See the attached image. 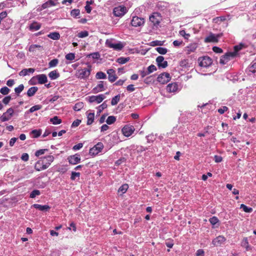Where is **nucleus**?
I'll return each instance as SVG.
<instances>
[{
  "mask_svg": "<svg viewBox=\"0 0 256 256\" xmlns=\"http://www.w3.org/2000/svg\"><path fill=\"white\" fill-rule=\"evenodd\" d=\"M242 246L245 248L246 250H250V245L247 238H244L243 239L242 242Z\"/></svg>",
  "mask_w": 256,
  "mask_h": 256,
  "instance_id": "ea45409f",
  "label": "nucleus"
},
{
  "mask_svg": "<svg viewBox=\"0 0 256 256\" xmlns=\"http://www.w3.org/2000/svg\"><path fill=\"white\" fill-rule=\"evenodd\" d=\"M120 94H118L112 98L111 100V104L112 106L116 105L120 100Z\"/></svg>",
  "mask_w": 256,
  "mask_h": 256,
  "instance_id": "58836bf2",
  "label": "nucleus"
},
{
  "mask_svg": "<svg viewBox=\"0 0 256 256\" xmlns=\"http://www.w3.org/2000/svg\"><path fill=\"white\" fill-rule=\"evenodd\" d=\"M164 41H160V40H154L150 42V46H161L164 45Z\"/></svg>",
  "mask_w": 256,
  "mask_h": 256,
  "instance_id": "79ce46f5",
  "label": "nucleus"
},
{
  "mask_svg": "<svg viewBox=\"0 0 256 256\" xmlns=\"http://www.w3.org/2000/svg\"><path fill=\"white\" fill-rule=\"evenodd\" d=\"M170 80V76L168 73L164 72L160 74L157 80L158 82L162 84H165L168 82Z\"/></svg>",
  "mask_w": 256,
  "mask_h": 256,
  "instance_id": "9b49d317",
  "label": "nucleus"
},
{
  "mask_svg": "<svg viewBox=\"0 0 256 256\" xmlns=\"http://www.w3.org/2000/svg\"><path fill=\"white\" fill-rule=\"evenodd\" d=\"M116 120V117L113 116H109L106 120V122L108 124H114Z\"/></svg>",
  "mask_w": 256,
  "mask_h": 256,
  "instance_id": "a18cd8bd",
  "label": "nucleus"
},
{
  "mask_svg": "<svg viewBox=\"0 0 256 256\" xmlns=\"http://www.w3.org/2000/svg\"><path fill=\"white\" fill-rule=\"evenodd\" d=\"M130 60V58L128 57H127V58H125V57H120L118 58H117L116 60V62H118V63L120 64H126V62H128Z\"/></svg>",
  "mask_w": 256,
  "mask_h": 256,
  "instance_id": "e433bc0d",
  "label": "nucleus"
},
{
  "mask_svg": "<svg viewBox=\"0 0 256 256\" xmlns=\"http://www.w3.org/2000/svg\"><path fill=\"white\" fill-rule=\"evenodd\" d=\"M156 62L159 68H166L168 66V62L164 60V58L162 56H158Z\"/></svg>",
  "mask_w": 256,
  "mask_h": 256,
  "instance_id": "aec40b11",
  "label": "nucleus"
},
{
  "mask_svg": "<svg viewBox=\"0 0 256 256\" xmlns=\"http://www.w3.org/2000/svg\"><path fill=\"white\" fill-rule=\"evenodd\" d=\"M198 47L197 44L196 43L191 44L186 46V49L188 54H190L195 51Z\"/></svg>",
  "mask_w": 256,
  "mask_h": 256,
  "instance_id": "7c9ffc66",
  "label": "nucleus"
},
{
  "mask_svg": "<svg viewBox=\"0 0 256 256\" xmlns=\"http://www.w3.org/2000/svg\"><path fill=\"white\" fill-rule=\"evenodd\" d=\"M40 194V192L39 190H32L30 194V198H36V196H39Z\"/></svg>",
  "mask_w": 256,
  "mask_h": 256,
  "instance_id": "8fccbe9b",
  "label": "nucleus"
},
{
  "mask_svg": "<svg viewBox=\"0 0 256 256\" xmlns=\"http://www.w3.org/2000/svg\"><path fill=\"white\" fill-rule=\"evenodd\" d=\"M105 98L106 96L103 94H100L98 96H92L88 97V101L90 103L96 102L98 104H100Z\"/></svg>",
  "mask_w": 256,
  "mask_h": 256,
  "instance_id": "f3484780",
  "label": "nucleus"
},
{
  "mask_svg": "<svg viewBox=\"0 0 256 256\" xmlns=\"http://www.w3.org/2000/svg\"><path fill=\"white\" fill-rule=\"evenodd\" d=\"M42 24L36 22H33L29 26V30L34 32L38 30L41 28Z\"/></svg>",
  "mask_w": 256,
  "mask_h": 256,
  "instance_id": "a878e982",
  "label": "nucleus"
},
{
  "mask_svg": "<svg viewBox=\"0 0 256 256\" xmlns=\"http://www.w3.org/2000/svg\"><path fill=\"white\" fill-rule=\"evenodd\" d=\"M83 146V144L82 143H78L76 145H74L73 147H72V150H80L81 148H82Z\"/></svg>",
  "mask_w": 256,
  "mask_h": 256,
  "instance_id": "69168bd1",
  "label": "nucleus"
},
{
  "mask_svg": "<svg viewBox=\"0 0 256 256\" xmlns=\"http://www.w3.org/2000/svg\"><path fill=\"white\" fill-rule=\"evenodd\" d=\"M149 20L153 26L157 28L160 26L162 18L160 13L154 12L150 16Z\"/></svg>",
  "mask_w": 256,
  "mask_h": 256,
  "instance_id": "f03ea898",
  "label": "nucleus"
},
{
  "mask_svg": "<svg viewBox=\"0 0 256 256\" xmlns=\"http://www.w3.org/2000/svg\"><path fill=\"white\" fill-rule=\"evenodd\" d=\"M92 71V66L88 65L86 68L78 69L76 73V76L80 79L86 80L88 78Z\"/></svg>",
  "mask_w": 256,
  "mask_h": 256,
  "instance_id": "f257e3e1",
  "label": "nucleus"
},
{
  "mask_svg": "<svg viewBox=\"0 0 256 256\" xmlns=\"http://www.w3.org/2000/svg\"><path fill=\"white\" fill-rule=\"evenodd\" d=\"M77 36L80 38H84L88 36V32L86 30L78 32Z\"/></svg>",
  "mask_w": 256,
  "mask_h": 256,
  "instance_id": "5fc2aeb1",
  "label": "nucleus"
},
{
  "mask_svg": "<svg viewBox=\"0 0 256 256\" xmlns=\"http://www.w3.org/2000/svg\"><path fill=\"white\" fill-rule=\"evenodd\" d=\"M156 49V50L161 54H165L168 52V50L165 48L158 47Z\"/></svg>",
  "mask_w": 256,
  "mask_h": 256,
  "instance_id": "3c124183",
  "label": "nucleus"
},
{
  "mask_svg": "<svg viewBox=\"0 0 256 256\" xmlns=\"http://www.w3.org/2000/svg\"><path fill=\"white\" fill-rule=\"evenodd\" d=\"M42 130L40 129L34 130L31 132V134H33L32 138H37L42 134Z\"/></svg>",
  "mask_w": 256,
  "mask_h": 256,
  "instance_id": "c9c22d12",
  "label": "nucleus"
},
{
  "mask_svg": "<svg viewBox=\"0 0 256 256\" xmlns=\"http://www.w3.org/2000/svg\"><path fill=\"white\" fill-rule=\"evenodd\" d=\"M166 91L170 93H176L179 92L181 88L180 86L178 83L172 82L166 86Z\"/></svg>",
  "mask_w": 256,
  "mask_h": 256,
  "instance_id": "f8f14e48",
  "label": "nucleus"
},
{
  "mask_svg": "<svg viewBox=\"0 0 256 256\" xmlns=\"http://www.w3.org/2000/svg\"><path fill=\"white\" fill-rule=\"evenodd\" d=\"M240 208H242L243 210L246 212H252V208L250 207H248L244 204H242Z\"/></svg>",
  "mask_w": 256,
  "mask_h": 256,
  "instance_id": "09e8293b",
  "label": "nucleus"
},
{
  "mask_svg": "<svg viewBox=\"0 0 256 256\" xmlns=\"http://www.w3.org/2000/svg\"><path fill=\"white\" fill-rule=\"evenodd\" d=\"M127 12L126 8L124 6L116 7L114 9V14L116 16H122Z\"/></svg>",
  "mask_w": 256,
  "mask_h": 256,
  "instance_id": "ddd939ff",
  "label": "nucleus"
},
{
  "mask_svg": "<svg viewBox=\"0 0 256 256\" xmlns=\"http://www.w3.org/2000/svg\"><path fill=\"white\" fill-rule=\"evenodd\" d=\"M246 73L250 77L256 78V62H252L246 70Z\"/></svg>",
  "mask_w": 256,
  "mask_h": 256,
  "instance_id": "423d86ee",
  "label": "nucleus"
},
{
  "mask_svg": "<svg viewBox=\"0 0 256 256\" xmlns=\"http://www.w3.org/2000/svg\"><path fill=\"white\" fill-rule=\"evenodd\" d=\"M104 90V82L100 81L99 84L93 89V91L94 93L102 92Z\"/></svg>",
  "mask_w": 256,
  "mask_h": 256,
  "instance_id": "cd10ccee",
  "label": "nucleus"
},
{
  "mask_svg": "<svg viewBox=\"0 0 256 256\" xmlns=\"http://www.w3.org/2000/svg\"><path fill=\"white\" fill-rule=\"evenodd\" d=\"M228 110V108L226 106H224L218 109V111L220 114H223L224 112Z\"/></svg>",
  "mask_w": 256,
  "mask_h": 256,
  "instance_id": "774afa93",
  "label": "nucleus"
},
{
  "mask_svg": "<svg viewBox=\"0 0 256 256\" xmlns=\"http://www.w3.org/2000/svg\"><path fill=\"white\" fill-rule=\"evenodd\" d=\"M34 71L35 69L34 68H24L18 74L20 76H24L29 75L30 74H33Z\"/></svg>",
  "mask_w": 256,
  "mask_h": 256,
  "instance_id": "b1692460",
  "label": "nucleus"
},
{
  "mask_svg": "<svg viewBox=\"0 0 256 256\" xmlns=\"http://www.w3.org/2000/svg\"><path fill=\"white\" fill-rule=\"evenodd\" d=\"M58 60L57 58H54L50 60L48 63L49 68H54L56 66L58 63Z\"/></svg>",
  "mask_w": 256,
  "mask_h": 256,
  "instance_id": "37998d69",
  "label": "nucleus"
},
{
  "mask_svg": "<svg viewBox=\"0 0 256 256\" xmlns=\"http://www.w3.org/2000/svg\"><path fill=\"white\" fill-rule=\"evenodd\" d=\"M32 206L42 212L48 211L50 208L48 205H40L39 204H34Z\"/></svg>",
  "mask_w": 256,
  "mask_h": 256,
  "instance_id": "bb28decb",
  "label": "nucleus"
},
{
  "mask_svg": "<svg viewBox=\"0 0 256 256\" xmlns=\"http://www.w3.org/2000/svg\"><path fill=\"white\" fill-rule=\"evenodd\" d=\"M106 46L116 50H120L124 48V45L121 42H116L112 39L106 40Z\"/></svg>",
  "mask_w": 256,
  "mask_h": 256,
  "instance_id": "20e7f679",
  "label": "nucleus"
},
{
  "mask_svg": "<svg viewBox=\"0 0 256 256\" xmlns=\"http://www.w3.org/2000/svg\"><path fill=\"white\" fill-rule=\"evenodd\" d=\"M24 86L23 84H20L18 86L15 88L14 92L18 95L19 96L20 94L24 90Z\"/></svg>",
  "mask_w": 256,
  "mask_h": 256,
  "instance_id": "c03bdc74",
  "label": "nucleus"
},
{
  "mask_svg": "<svg viewBox=\"0 0 256 256\" xmlns=\"http://www.w3.org/2000/svg\"><path fill=\"white\" fill-rule=\"evenodd\" d=\"M220 37V34H215L212 32H210L206 37L205 38L204 42L206 43L218 42Z\"/></svg>",
  "mask_w": 256,
  "mask_h": 256,
  "instance_id": "4468645a",
  "label": "nucleus"
},
{
  "mask_svg": "<svg viewBox=\"0 0 256 256\" xmlns=\"http://www.w3.org/2000/svg\"><path fill=\"white\" fill-rule=\"evenodd\" d=\"M107 74H108V80L111 82H115L118 78L116 74V72L113 69H108L107 70Z\"/></svg>",
  "mask_w": 256,
  "mask_h": 256,
  "instance_id": "412c9836",
  "label": "nucleus"
},
{
  "mask_svg": "<svg viewBox=\"0 0 256 256\" xmlns=\"http://www.w3.org/2000/svg\"><path fill=\"white\" fill-rule=\"evenodd\" d=\"M50 122L54 124H58L62 122V120L59 118L58 116H54V118L50 119Z\"/></svg>",
  "mask_w": 256,
  "mask_h": 256,
  "instance_id": "a19ab883",
  "label": "nucleus"
},
{
  "mask_svg": "<svg viewBox=\"0 0 256 256\" xmlns=\"http://www.w3.org/2000/svg\"><path fill=\"white\" fill-rule=\"evenodd\" d=\"M209 221L212 225H215L218 222V220L216 216H212L210 218Z\"/></svg>",
  "mask_w": 256,
  "mask_h": 256,
  "instance_id": "0e129e2a",
  "label": "nucleus"
},
{
  "mask_svg": "<svg viewBox=\"0 0 256 256\" xmlns=\"http://www.w3.org/2000/svg\"><path fill=\"white\" fill-rule=\"evenodd\" d=\"M226 238L223 236H219L212 240V244L214 246H220L224 244Z\"/></svg>",
  "mask_w": 256,
  "mask_h": 256,
  "instance_id": "dca6fc26",
  "label": "nucleus"
},
{
  "mask_svg": "<svg viewBox=\"0 0 256 256\" xmlns=\"http://www.w3.org/2000/svg\"><path fill=\"white\" fill-rule=\"evenodd\" d=\"M68 160L70 164L74 165L80 162V156L78 154H76L68 156Z\"/></svg>",
  "mask_w": 256,
  "mask_h": 256,
  "instance_id": "a211bd4d",
  "label": "nucleus"
},
{
  "mask_svg": "<svg viewBox=\"0 0 256 256\" xmlns=\"http://www.w3.org/2000/svg\"><path fill=\"white\" fill-rule=\"evenodd\" d=\"M234 58L236 57L232 54V52H228L220 57V62L222 64H225Z\"/></svg>",
  "mask_w": 256,
  "mask_h": 256,
  "instance_id": "9d476101",
  "label": "nucleus"
},
{
  "mask_svg": "<svg viewBox=\"0 0 256 256\" xmlns=\"http://www.w3.org/2000/svg\"><path fill=\"white\" fill-rule=\"evenodd\" d=\"M48 37L53 40H58L60 38V34L58 32H52L48 35Z\"/></svg>",
  "mask_w": 256,
  "mask_h": 256,
  "instance_id": "2f4dec72",
  "label": "nucleus"
},
{
  "mask_svg": "<svg viewBox=\"0 0 256 256\" xmlns=\"http://www.w3.org/2000/svg\"><path fill=\"white\" fill-rule=\"evenodd\" d=\"M14 112V111L12 108H8L0 117V120L2 122L9 120L13 116Z\"/></svg>",
  "mask_w": 256,
  "mask_h": 256,
  "instance_id": "0eeeda50",
  "label": "nucleus"
},
{
  "mask_svg": "<svg viewBox=\"0 0 256 256\" xmlns=\"http://www.w3.org/2000/svg\"><path fill=\"white\" fill-rule=\"evenodd\" d=\"M80 174L78 172H72L71 174L70 179L72 180H76V178H79Z\"/></svg>",
  "mask_w": 256,
  "mask_h": 256,
  "instance_id": "680f3d73",
  "label": "nucleus"
},
{
  "mask_svg": "<svg viewBox=\"0 0 256 256\" xmlns=\"http://www.w3.org/2000/svg\"><path fill=\"white\" fill-rule=\"evenodd\" d=\"M194 118V114L190 112H185L182 114L181 120L184 122H188L192 120Z\"/></svg>",
  "mask_w": 256,
  "mask_h": 256,
  "instance_id": "4be33fe9",
  "label": "nucleus"
},
{
  "mask_svg": "<svg viewBox=\"0 0 256 256\" xmlns=\"http://www.w3.org/2000/svg\"><path fill=\"white\" fill-rule=\"evenodd\" d=\"M128 188V184H124L121 186L118 190V192H120L122 194H124L126 192Z\"/></svg>",
  "mask_w": 256,
  "mask_h": 256,
  "instance_id": "f704fd0d",
  "label": "nucleus"
},
{
  "mask_svg": "<svg viewBox=\"0 0 256 256\" xmlns=\"http://www.w3.org/2000/svg\"><path fill=\"white\" fill-rule=\"evenodd\" d=\"M96 78L98 80L105 79L106 78V76L104 72H98L96 74Z\"/></svg>",
  "mask_w": 256,
  "mask_h": 256,
  "instance_id": "de8ad7c7",
  "label": "nucleus"
},
{
  "mask_svg": "<svg viewBox=\"0 0 256 256\" xmlns=\"http://www.w3.org/2000/svg\"><path fill=\"white\" fill-rule=\"evenodd\" d=\"M42 48V46L38 44H32L30 46L28 50L30 52H36V50H40Z\"/></svg>",
  "mask_w": 256,
  "mask_h": 256,
  "instance_id": "72a5a7b5",
  "label": "nucleus"
},
{
  "mask_svg": "<svg viewBox=\"0 0 256 256\" xmlns=\"http://www.w3.org/2000/svg\"><path fill=\"white\" fill-rule=\"evenodd\" d=\"M38 88L36 86H32L27 91L26 94L28 97L32 96L36 92Z\"/></svg>",
  "mask_w": 256,
  "mask_h": 256,
  "instance_id": "c85d7f7f",
  "label": "nucleus"
},
{
  "mask_svg": "<svg viewBox=\"0 0 256 256\" xmlns=\"http://www.w3.org/2000/svg\"><path fill=\"white\" fill-rule=\"evenodd\" d=\"M34 168L37 171H41L46 169L47 166L46 164H44V161L42 159L36 162L34 165Z\"/></svg>",
  "mask_w": 256,
  "mask_h": 256,
  "instance_id": "6ab92c4d",
  "label": "nucleus"
},
{
  "mask_svg": "<svg viewBox=\"0 0 256 256\" xmlns=\"http://www.w3.org/2000/svg\"><path fill=\"white\" fill-rule=\"evenodd\" d=\"M66 59L68 60H72L75 58V54L74 53H69L66 55Z\"/></svg>",
  "mask_w": 256,
  "mask_h": 256,
  "instance_id": "13d9d810",
  "label": "nucleus"
},
{
  "mask_svg": "<svg viewBox=\"0 0 256 256\" xmlns=\"http://www.w3.org/2000/svg\"><path fill=\"white\" fill-rule=\"evenodd\" d=\"M131 25L134 27L140 26L144 24V18H140L137 16H133L131 20Z\"/></svg>",
  "mask_w": 256,
  "mask_h": 256,
  "instance_id": "1a4fd4ad",
  "label": "nucleus"
},
{
  "mask_svg": "<svg viewBox=\"0 0 256 256\" xmlns=\"http://www.w3.org/2000/svg\"><path fill=\"white\" fill-rule=\"evenodd\" d=\"M10 92V89H9L6 86H4L0 90V92L4 94V95H6L8 94Z\"/></svg>",
  "mask_w": 256,
  "mask_h": 256,
  "instance_id": "864d4df0",
  "label": "nucleus"
},
{
  "mask_svg": "<svg viewBox=\"0 0 256 256\" xmlns=\"http://www.w3.org/2000/svg\"><path fill=\"white\" fill-rule=\"evenodd\" d=\"M198 62L201 69H202L208 68L211 66L212 64V60L209 56H204L198 58Z\"/></svg>",
  "mask_w": 256,
  "mask_h": 256,
  "instance_id": "7ed1b4c3",
  "label": "nucleus"
},
{
  "mask_svg": "<svg viewBox=\"0 0 256 256\" xmlns=\"http://www.w3.org/2000/svg\"><path fill=\"white\" fill-rule=\"evenodd\" d=\"M104 144L102 142H99L90 148L89 154L92 156H95L102 152L104 148Z\"/></svg>",
  "mask_w": 256,
  "mask_h": 256,
  "instance_id": "39448f33",
  "label": "nucleus"
},
{
  "mask_svg": "<svg viewBox=\"0 0 256 256\" xmlns=\"http://www.w3.org/2000/svg\"><path fill=\"white\" fill-rule=\"evenodd\" d=\"M38 84H44L48 82V78L45 74L36 75Z\"/></svg>",
  "mask_w": 256,
  "mask_h": 256,
  "instance_id": "393cba45",
  "label": "nucleus"
},
{
  "mask_svg": "<svg viewBox=\"0 0 256 256\" xmlns=\"http://www.w3.org/2000/svg\"><path fill=\"white\" fill-rule=\"evenodd\" d=\"M46 151H48L47 149H40L38 150L35 152V156H40L44 154Z\"/></svg>",
  "mask_w": 256,
  "mask_h": 256,
  "instance_id": "e2e57ef3",
  "label": "nucleus"
},
{
  "mask_svg": "<svg viewBox=\"0 0 256 256\" xmlns=\"http://www.w3.org/2000/svg\"><path fill=\"white\" fill-rule=\"evenodd\" d=\"M42 108V106L37 104L35 105L34 106H32L30 108V109L28 110V112L30 113L33 112L36 110H40Z\"/></svg>",
  "mask_w": 256,
  "mask_h": 256,
  "instance_id": "603ef678",
  "label": "nucleus"
},
{
  "mask_svg": "<svg viewBox=\"0 0 256 256\" xmlns=\"http://www.w3.org/2000/svg\"><path fill=\"white\" fill-rule=\"evenodd\" d=\"M107 106L106 102H104L102 104L98 106V112H101L104 109L106 108Z\"/></svg>",
  "mask_w": 256,
  "mask_h": 256,
  "instance_id": "4d7b16f0",
  "label": "nucleus"
},
{
  "mask_svg": "<svg viewBox=\"0 0 256 256\" xmlns=\"http://www.w3.org/2000/svg\"><path fill=\"white\" fill-rule=\"evenodd\" d=\"M84 107V103L82 102H78L74 106L75 111H80Z\"/></svg>",
  "mask_w": 256,
  "mask_h": 256,
  "instance_id": "49530a36",
  "label": "nucleus"
},
{
  "mask_svg": "<svg viewBox=\"0 0 256 256\" xmlns=\"http://www.w3.org/2000/svg\"><path fill=\"white\" fill-rule=\"evenodd\" d=\"M157 136V134H151L146 136L147 142L148 143L152 142L154 140H156V137Z\"/></svg>",
  "mask_w": 256,
  "mask_h": 256,
  "instance_id": "4c0bfd02",
  "label": "nucleus"
},
{
  "mask_svg": "<svg viewBox=\"0 0 256 256\" xmlns=\"http://www.w3.org/2000/svg\"><path fill=\"white\" fill-rule=\"evenodd\" d=\"M12 98L10 96L4 97L2 100V102L5 104H8Z\"/></svg>",
  "mask_w": 256,
  "mask_h": 256,
  "instance_id": "338daca9",
  "label": "nucleus"
},
{
  "mask_svg": "<svg viewBox=\"0 0 256 256\" xmlns=\"http://www.w3.org/2000/svg\"><path fill=\"white\" fill-rule=\"evenodd\" d=\"M94 112H90L87 114V124H91L94 120Z\"/></svg>",
  "mask_w": 256,
  "mask_h": 256,
  "instance_id": "473e14b6",
  "label": "nucleus"
},
{
  "mask_svg": "<svg viewBox=\"0 0 256 256\" xmlns=\"http://www.w3.org/2000/svg\"><path fill=\"white\" fill-rule=\"evenodd\" d=\"M134 130L135 128L134 126L130 124L124 126L122 130L123 134L126 137H128L132 135Z\"/></svg>",
  "mask_w": 256,
  "mask_h": 256,
  "instance_id": "6e6552de",
  "label": "nucleus"
},
{
  "mask_svg": "<svg viewBox=\"0 0 256 256\" xmlns=\"http://www.w3.org/2000/svg\"><path fill=\"white\" fill-rule=\"evenodd\" d=\"M146 70L148 72V74H150L152 72L156 71V66L154 64H151L147 68Z\"/></svg>",
  "mask_w": 256,
  "mask_h": 256,
  "instance_id": "bf43d9fd",
  "label": "nucleus"
},
{
  "mask_svg": "<svg viewBox=\"0 0 256 256\" xmlns=\"http://www.w3.org/2000/svg\"><path fill=\"white\" fill-rule=\"evenodd\" d=\"M48 76L50 80H54L60 76V74L58 72L57 70H54L49 72Z\"/></svg>",
  "mask_w": 256,
  "mask_h": 256,
  "instance_id": "c756f323",
  "label": "nucleus"
},
{
  "mask_svg": "<svg viewBox=\"0 0 256 256\" xmlns=\"http://www.w3.org/2000/svg\"><path fill=\"white\" fill-rule=\"evenodd\" d=\"M43 161H44V164H46L47 168H48L50 165L51 163L54 160V156L52 155H48L42 158Z\"/></svg>",
  "mask_w": 256,
  "mask_h": 256,
  "instance_id": "5701e85b",
  "label": "nucleus"
},
{
  "mask_svg": "<svg viewBox=\"0 0 256 256\" xmlns=\"http://www.w3.org/2000/svg\"><path fill=\"white\" fill-rule=\"evenodd\" d=\"M80 14V11L78 9H74L70 12V14L74 18H76Z\"/></svg>",
  "mask_w": 256,
  "mask_h": 256,
  "instance_id": "6e6d98bb",
  "label": "nucleus"
},
{
  "mask_svg": "<svg viewBox=\"0 0 256 256\" xmlns=\"http://www.w3.org/2000/svg\"><path fill=\"white\" fill-rule=\"evenodd\" d=\"M179 34L180 36H183L185 39L188 40V38L190 36V34H186L184 30H180L179 32Z\"/></svg>",
  "mask_w": 256,
  "mask_h": 256,
  "instance_id": "052dcab7",
  "label": "nucleus"
},
{
  "mask_svg": "<svg viewBox=\"0 0 256 256\" xmlns=\"http://www.w3.org/2000/svg\"><path fill=\"white\" fill-rule=\"evenodd\" d=\"M248 45L245 42H240L238 44L234 46V51L232 52V54H234L235 57H237L239 56L238 52L242 49L246 48Z\"/></svg>",
  "mask_w": 256,
  "mask_h": 256,
  "instance_id": "2eb2a0df",
  "label": "nucleus"
}]
</instances>
